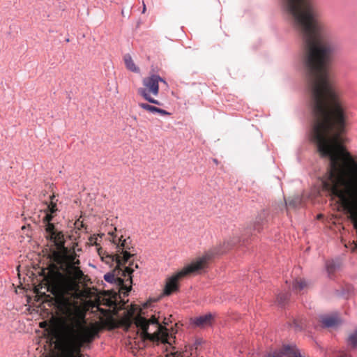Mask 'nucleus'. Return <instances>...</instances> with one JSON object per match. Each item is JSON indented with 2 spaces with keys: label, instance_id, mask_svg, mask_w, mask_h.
Wrapping results in <instances>:
<instances>
[{
  "label": "nucleus",
  "instance_id": "26",
  "mask_svg": "<svg viewBox=\"0 0 357 357\" xmlns=\"http://www.w3.org/2000/svg\"><path fill=\"white\" fill-rule=\"evenodd\" d=\"M135 268H138V265H137V264H135Z\"/></svg>",
  "mask_w": 357,
  "mask_h": 357
},
{
  "label": "nucleus",
  "instance_id": "1",
  "mask_svg": "<svg viewBox=\"0 0 357 357\" xmlns=\"http://www.w3.org/2000/svg\"><path fill=\"white\" fill-rule=\"evenodd\" d=\"M135 324L143 338L158 342L169 343L167 329L162 326L155 317L147 319L139 316L135 319Z\"/></svg>",
  "mask_w": 357,
  "mask_h": 357
},
{
  "label": "nucleus",
  "instance_id": "9",
  "mask_svg": "<svg viewBox=\"0 0 357 357\" xmlns=\"http://www.w3.org/2000/svg\"><path fill=\"white\" fill-rule=\"evenodd\" d=\"M320 319L323 326L325 328L335 326L339 322L337 317L335 316L322 315Z\"/></svg>",
  "mask_w": 357,
  "mask_h": 357
},
{
  "label": "nucleus",
  "instance_id": "7",
  "mask_svg": "<svg viewBox=\"0 0 357 357\" xmlns=\"http://www.w3.org/2000/svg\"><path fill=\"white\" fill-rule=\"evenodd\" d=\"M215 317V314L209 312L195 317L192 322L197 327L207 328L212 326Z\"/></svg>",
  "mask_w": 357,
  "mask_h": 357
},
{
  "label": "nucleus",
  "instance_id": "17",
  "mask_svg": "<svg viewBox=\"0 0 357 357\" xmlns=\"http://www.w3.org/2000/svg\"><path fill=\"white\" fill-rule=\"evenodd\" d=\"M292 357H305L301 355L300 350L296 347V346L294 344V349L292 350Z\"/></svg>",
  "mask_w": 357,
  "mask_h": 357
},
{
  "label": "nucleus",
  "instance_id": "5",
  "mask_svg": "<svg viewBox=\"0 0 357 357\" xmlns=\"http://www.w3.org/2000/svg\"><path fill=\"white\" fill-rule=\"evenodd\" d=\"M112 243L116 245V253L114 255H108L112 261H115L118 266L123 265L128 259L135 255V248L130 244V238H123L116 235L112 237Z\"/></svg>",
  "mask_w": 357,
  "mask_h": 357
},
{
  "label": "nucleus",
  "instance_id": "10",
  "mask_svg": "<svg viewBox=\"0 0 357 357\" xmlns=\"http://www.w3.org/2000/svg\"><path fill=\"white\" fill-rule=\"evenodd\" d=\"M340 268V262L338 260H331L326 263V268L329 278L332 277V275L339 270Z\"/></svg>",
  "mask_w": 357,
  "mask_h": 357
},
{
  "label": "nucleus",
  "instance_id": "3",
  "mask_svg": "<svg viewBox=\"0 0 357 357\" xmlns=\"http://www.w3.org/2000/svg\"><path fill=\"white\" fill-rule=\"evenodd\" d=\"M58 211L56 203L54 202V197H51V202L47 206V213L44 218L46 222L45 233L46 238L50 242L54 243L56 249L61 251L65 249L63 235L61 231L55 229L54 225L51 223L52 214Z\"/></svg>",
  "mask_w": 357,
  "mask_h": 357
},
{
  "label": "nucleus",
  "instance_id": "24",
  "mask_svg": "<svg viewBox=\"0 0 357 357\" xmlns=\"http://www.w3.org/2000/svg\"><path fill=\"white\" fill-rule=\"evenodd\" d=\"M121 14L123 16H125V12H124L123 9H122V10H121Z\"/></svg>",
  "mask_w": 357,
  "mask_h": 357
},
{
  "label": "nucleus",
  "instance_id": "18",
  "mask_svg": "<svg viewBox=\"0 0 357 357\" xmlns=\"http://www.w3.org/2000/svg\"><path fill=\"white\" fill-rule=\"evenodd\" d=\"M133 264H130L128 266L126 267L125 268V271H124V275H126V274L130 275L133 271H134V268L132 267Z\"/></svg>",
  "mask_w": 357,
  "mask_h": 357
},
{
  "label": "nucleus",
  "instance_id": "16",
  "mask_svg": "<svg viewBox=\"0 0 357 357\" xmlns=\"http://www.w3.org/2000/svg\"><path fill=\"white\" fill-rule=\"evenodd\" d=\"M139 107L144 109L151 113H156L157 107L155 106L150 105L147 103L141 102L139 103Z\"/></svg>",
  "mask_w": 357,
  "mask_h": 357
},
{
  "label": "nucleus",
  "instance_id": "11",
  "mask_svg": "<svg viewBox=\"0 0 357 357\" xmlns=\"http://www.w3.org/2000/svg\"><path fill=\"white\" fill-rule=\"evenodd\" d=\"M123 59H124L126 66L129 70H130L133 73H139V68L137 66H136V65L135 64L130 54H125Z\"/></svg>",
  "mask_w": 357,
  "mask_h": 357
},
{
  "label": "nucleus",
  "instance_id": "14",
  "mask_svg": "<svg viewBox=\"0 0 357 357\" xmlns=\"http://www.w3.org/2000/svg\"><path fill=\"white\" fill-rule=\"evenodd\" d=\"M347 342L352 348L357 347V329L349 335Z\"/></svg>",
  "mask_w": 357,
  "mask_h": 357
},
{
  "label": "nucleus",
  "instance_id": "23",
  "mask_svg": "<svg viewBox=\"0 0 357 357\" xmlns=\"http://www.w3.org/2000/svg\"><path fill=\"white\" fill-rule=\"evenodd\" d=\"M225 251H218L216 252L217 255H220V254H222Z\"/></svg>",
  "mask_w": 357,
  "mask_h": 357
},
{
  "label": "nucleus",
  "instance_id": "20",
  "mask_svg": "<svg viewBox=\"0 0 357 357\" xmlns=\"http://www.w3.org/2000/svg\"><path fill=\"white\" fill-rule=\"evenodd\" d=\"M157 110L158 111H156V113H158V114H160L162 116L169 115L170 114V113L167 112L166 110L160 109V108H158V107H157Z\"/></svg>",
  "mask_w": 357,
  "mask_h": 357
},
{
  "label": "nucleus",
  "instance_id": "21",
  "mask_svg": "<svg viewBox=\"0 0 357 357\" xmlns=\"http://www.w3.org/2000/svg\"><path fill=\"white\" fill-rule=\"evenodd\" d=\"M337 357H351V356L347 353H341Z\"/></svg>",
  "mask_w": 357,
  "mask_h": 357
},
{
  "label": "nucleus",
  "instance_id": "19",
  "mask_svg": "<svg viewBox=\"0 0 357 357\" xmlns=\"http://www.w3.org/2000/svg\"><path fill=\"white\" fill-rule=\"evenodd\" d=\"M300 203L299 199H296L295 200L289 201L288 202H286L287 205L292 206L294 207H296L297 204Z\"/></svg>",
  "mask_w": 357,
  "mask_h": 357
},
{
  "label": "nucleus",
  "instance_id": "13",
  "mask_svg": "<svg viewBox=\"0 0 357 357\" xmlns=\"http://www.w3.org/2000/svg\"><path fill=\"white\" fill-rule=\"evenodd\" d=\"M308 285L307 281L305 280H294L292 282L291 287L293 291L303 290Z\"/></svg>",
  "mask_w": 357,
  "mask_h": 357
},
{
  "label": "nucleus",
  "instance_id": "6",
  "mask_svg": "<svg viewBox=\"0 0 357 357\" xmlns=\"http://www.w3.org/2000/svg\"><path fill=\"white\" fill-rule=\"evenodd\" d=\"M159 82H162L163 83H166L165 80L160 77L158 75L153 74L148 77H145L143 79V85L146 88H139L137 90L138 93L143 97V98L148 102L161 105L162 103L159 102L158 100L153 98L149 92L151 93L154 96H157L159 92Z\"/></svg>",
  "mask_w": 357,
  "mask_h": 357
},
{
  "label": "nucleus",
  "instance_id": "8",
  "mask_svg": "<svg viewBox=\"0 0 357 357\" xmlns=\"http://www.w3.org/2000/svg\"><path fill=\"white\" fill-rule=\"evenodd\" d=\"M294 344L284 345L280 351H275L273 353L267 354V357H283L284 355H292V350Z\"/></svg>",
  "mask_w": 357,
  "mask_h": 357
},
{
  "label": "nucleus",
  "instance_id": "2",
  "mask_svg": "<svg viewBox=\"0 0 357 357\" xmlns=\"http://www.w3.org/2000/svg\"><path fill=\"white\" fill-rule=\"evenodd\" d=\"M211 257V255L206 254L202 257L198 258L195 261L185 266L181 271L177 272L175 275L169 278L165 286L163 294L166 296H169L172 292L177 291L178 289V280L181 278L186 276L190 273H195L204 268Z\"/></svg>",
  "mask_w": 357,
  "mask_h": 357
},
{
  "label": "nucleus",
  "instance_id": "15",
  "mask_svg": "<svg viewBox=\"0 0 357 357\" xmlns=\"http://www.w3.org/2000/svg\"><path fill=\"white\" fill-rule=\"evenodd\" d=\"M289 294L287 293H280L278 295L277 300L278 303L283 306L286 304L287 301L289 299Z\"/></svg>",
  "mask_w": 357,
  "mask_h": 357
},
{
  "label": "nucleus",
  "instance_id": "4",
  "mask_svg": "<svg viewBox=\"0 0 357 357\" xmlns=\"http://www.w3.org/2000/svg\"><path fill=\"white\" fill-rule=\"evenodd\" d=\"M79 260L76 259L73 255L58 256V271H61L66 279L74 283L80 282L84 278L82 271L78 267Z\"/></svg>",
  "mask_w": 357,
  "mask_h": 357
},
{
  "label": "nucleus",
  "instance_id": "22",
  "mask_svg": "<svg viewBox=\"0 0 357 357\" xmlns=\"http://www.w3.org/2000/svg\"><path fill=\"white\" fill-rule=\"evenodd\" d=\"M145 10H146V6L144 3H143V11L142 12L144 13Z\"/></svg>",
  "mask_w": 357,
  "mask_h": 357
},
{
  "label": "nucleus",
  "instance_id": "25",
  "mask_svg": "<svg viewBox=\"0 0 357 357\" xmlns=\"http://www.w3.org/2000/svg\"><path fill=\"white\" fill-rule=\"evenodd\" d=\"M59 277H63V275L61 273H59Z\"/></svg>",
  "mask_w": 357,
  "mask_h": 357
},
{
  "label": "nucleus",
  "instance_id": "12",
  "mask_svg": "<svg viewBox=\"0 0 357 357\" xmlns=\"http://www.w3.org/2000/svg\"><path fill=\"white\" fill-rule=\"evenodd\" d=\"M104 280L111 284H121L123 280L121 278H116L114 274L112 273H107L104 275Z\"/></svg>",
  "mask_w": 357,
  "mask_h": 357
}]
</instances>
